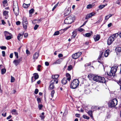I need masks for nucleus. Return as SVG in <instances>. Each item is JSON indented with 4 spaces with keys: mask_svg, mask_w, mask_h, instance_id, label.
Wrapping results in <instances>:
<instances>
[{
    "mask_svg": "<svg viewBox=\"0 0 121 121\" xmlns=\"http://www.w3.org/2000/svg\"><path fill=\"white\" fill-rule=\"evenodd\" d=\"M78 31L81 32L84 30V29H83L81 27L79 28L78 29Z\"/></svg>",
    "mask_w": 121,
    "mask_h": 121,
    "instance_id": "obj_51",
    "label": "nucleus"
},
{
    "mask_svg": "<svg viewBox=\"0 0 121 121\" xmlns=\"http://www.w3.org/2000/svg\"><path fill=\"white\" fill-rule=\"evenodd\" d=\"M13 10L15 14L16 15H18L19 13V9L17 3L16 1H13Z\"/></svg>",
    "mask_w": 121,
    "mask_h": 121,
    "instance_id": "obj_2",
    "label": "nucleus"
},
{
    "mask_svg": "<svg viewBox=\"0 0 121 121\" xmlns=\"http://www.w3.org/2000/svg\"><path fill=\"white\" fill-rule=\"evenodd\" d=\"M107 5V4L105 5H100L99 6V8L101 9L104 8L105 6Z\"/></svg>",
    "mask_w": 121,
    "mask_h": 121,
    "instance_id": "obj_29",
    "label": "nucleus"
},
{
    "mask_svg": "<svg viewBox=\"0 0 121 121\" xmlns=\"http://www.w3.org/2000/svg\"><path fill=\"white\" fill-rule=\"evenodd\" d=\"M73 15H70L67 17L64 20V23L66 24H71L73 22Z\"/></svg>",
    "mask_w": 121,
    "mask_h": 121,
    "instance_id": "obj_5",
    "label": "nucleus"
},
{
    "mask_svg": "<svg viewBox=\"0 0 121 121\" xmlns=\"http://www.w3.org/2000/svg\"><path fill=\"white\" fill-rule=\"evenodd\" d=\"M112 15V14H109L108 15H107L105 17V19L107 20L110 17H111Z\"/></svg>",
    "mask_w": 121,
    "mask_h": 121,
    "instance_id": "obj_26",
    "label": "nucleus"
},
{
    "mask_svg": "<svg viewBox=\"0 0 121 121\" xmlns=\"http://www.w3.org/2000/svg\"><path fill=\"white\" fill-rule=\"evenodd\" d=\"M34 9H31L29 11V13H32L34 11Z\"/></svg>",
    "mask_w": 121,
    "mask_h": 121,
    "instance_id": "obj_56",
    "label": "nucleus"
},
{
    "mask_svg": "<svg viewBox=\"0 0 121 121\" xmlns=\"http://www.w3.org/2000/svg\"><path fill=\"white\" fill-rule=\"evenodd\" d=\"M38 90L37 89H36L35 90V94H36L38 93Z\"/></svg>",
    "mask_w": 121,
    "mask_h": 121,
    "instance_id": "obj_57",
    "label": "nucleus"
},
{
    "mask_svg": "<svg viewBox=\"0 0 121 121\" xmlns=\"http://www.w3.org/2000/svg\"><path fill=\"white\" fill-rule=\"evenodd\" d=\"M100 38V36L99 35H97L94 36V39L95 41H98Z\"/></svg>",
    "mask_w": 121,
    "mask_h": 121,
    "instance_id": "obj_21",
    "label": "nucleus"
},
{
    "mask_svg": "<svg viewBox=\"0 0 121 121\" xmlns=\"http://www.w3.org/2000/svg\"><path fill=\"white\" fill-rule=\"evenodd\" d=\"M79 81L78 79L74 80L71 83L70 87L71 88L74 89L76 88L78 86Z\"/></svg>",
    "mask_w": 121,
    "mask_h": 121,
    "instance_id": "obj_3",
    "label": "nucleus"
},
{
    "mask_svg": "<svg viewBox=\"0 0 121 121\" xmlns=\"http://www.w3.org/2000/svg\"><path fill=\"white\" fill-rule=\"evenodd\" d=\"M72 68V66L71 65L69 66L68 68V70L69 71H70Z\"/></svg>",
    "mask_w": 121,
    "mask_h": 121,
    "instance_id": "obj_48",
    "label": "nucleus"
},
{
    "mask_svg": "<svg viewBox=\"0 0 121 121\" xmlns=\"http://www.w3.org/2000/svg\"><path fill=\"white\" fill-rule=\"evenodd\" d=\"M28 24H26L25 23H23L24 28L25 29H26L27 28V25Z\"/></svg>",
    "mask_w": 121,
    "mask_h": 121,
    "instance_id": "obj_38",
    "label": "nucleus"
},
{
    "mask_svg": "<svg viewBox=\"0 0 121 121\" xmlns=\"http://www.w3.org/2000/svg\"><path fill=\"white\" fill-rule=\"evenodd\" d=\"M110 52V50L109 49H107L105 51L104 54V56L105 57H107L109 54Z\"/></svg>",
    "mask_w": 121,
    "mask_h": 121,
    "instance_id": "obj_14",
    "label": "nucleus"
},
{
    "mask_svg": "<svg viewBox=\"0 0 121 121\" xmlns=\"http://www.w3.org/2000/svg\"><path fill=\"white\" fill-rule=\"evenodd\" d=\"M103 52H102L101 55H100L98 58V62H100L101 60L103 59L102 57V55L103 54Z\"/></svg>",
    "mask_w": 121,
    "mask_h": 121,
    "instance_id": "obj_22",
    "label": "nucleus"
},
{
    "mask_svg": "<svg viewBox=\"0 0 121 121\" xmlns=\"http://www.w3.org/2000/svg\"><path fill=\"white\" fill-rule=\"evenodd\" d=\"M0 48L2 49H6V47L5 46H2L0 47Z\"/></svg>",
    "mask_w": 121,
    "mask_h": 121,
    "instance_id": "obj_58",
    "label": "nucleus"
},
{
    "mask_svg": "<svg viewBox=\"0 0 121 121\" xmlns=\"http://www.w3.org/2000/svg\"><path fill=\"white\" fill-rule=\"evenodd\" d=\"M116 50L118 52H121V47H119L116 48Z\"/></svg>",
    "mask_w": 121,
    "mask_h": 121,
    "instance_id": "obj_34",
    "label": "nucleus"
},
{
    "mask_svg": "<svg viewBox=\"0 0 121 121\" xmlns=\"http://www.w3.org/2000/svg\"><path fill=\"white\" fill-rule=\"evenodd\" d=\"M11 35V33H9L7 31H5L4 32V35L5 36H9V35Z\"/></svg>",
    "mask_w": 121,
    "mask_h": 121,
    "instance_id": "obj_36",
    "label": "nucleus"
},
{
    "mask_svg": "<svg viewBox=\"0 0 121 121\" xmlns=\"http://www.w3.org/2000/svg\"><path fill=\"white\" fill-rule=\"evenodd\" d=\"M118 34H115L110 36L108 39L107 44L108 45H110L111 44L115 39L118 36Z\"/></svg>",
    "mask_w": 121,
    "mask_h": 121,
    "instance_id": "obj_4",
    "label": "nucleus"
},
{
    "mask_svg": "<svg viewBox=\"0 0 121 121\" xmlns=\"http://www.w3.org/2000/svg\"><path fill=\"white\" fill-rule=\"evenodd\" d=\"M30 5V4H26L24 3L23 4V7L24 8H27Z\"/></svg>",
    "mask_w": 121,
    "mask_h": 121,
    "instance_id": "obj_31",
    "label": "nucleus"
},
{
    "mask_svg": "<svg viewBox=\"0 0 121 121\" xmlns=\"http://www.w3.org/2000/svg\"><path fill=\"white\" fill-rule=\"evenodd\" d=\"M22 23H25L26 24H28L27 18L25 17H23V19Z\"/></svg>",
    "mask_w": 121,
    "mask_h": 121,
    "instance_id": "obj_24",
    "label": "nucleus"
},
{
    "mask_svg": "<svg viewBox=\"0 0 121 121\" xmlns=\"http://www.w3.org/2000/svg\"><path fill=\"white\" fill-rule=\"evenodd\" d=\"M99 76H95L93 77V79L94 81L98 82H99Z\"/></svg>",
    "mask_w": 121,
    "mask_h": 121,
    "instance_id": "obj_13",
    "label": "nucleus"
},
{
    "mask_svg": "<svg viewBox=\"0 0 121 121\" xmlns=\"http://www.w3.org/2000/svg\"><path fill=\"white\" fill-rule=\"evenodd\" d=\"M5 37H6V39L7 40L10 39L12 38L11 36H10V35L6 36Z\"/></svg>",
    "mask_w": 121,
    "mask_h": 121,
    "instance_id": "obj_40",
    "label": "nucleus"
},
{
    "mask_svg": "<svg viewBox=\"0 0 121 121\" xmlns=\"http://www.w3.org/2000/svg\"><path fill=\"white\" fill-rule=\"evenodd\" d=\"M41 67V65H38L37 67V70L39 71H40V68Z\"/></svg>",
    "mask_w": 121,
    "mask_h": 121,
    "instance_id": "obj_55",
    "label": "nucleus"
},
{
    "mask_svg": "<svg viewBox=\"0 0 121 121\" xmlns=\"http://www.w3.org/2000/svg\"><path fill=\"white\" fill-rule=\"evenodd\" d=\"M59 4V2H58L55 5L54 7L52 9V11H53L54 10V9H55L56 7Z\"/></svg>",
    "mask_w": 121,
    "mask_h": 121,
    "instance_id": "obj_47",
    "label": "nucleus"
},
{
    "mask_svg": "<svg viewBox=\"0 0 121 121\" xmlns=\"http://www.w3.org/2000/svg\"><path fill=\"white\" fill-rule=\"evenodd\" d=\"M94 5L91 4H89L88 5L86 6V8L87 9H89L92 8Z\"/></svg>",
    "mask_w": 121,
    "mask_h": 121,
    "instance_id": "obj_35",
    "label": "nucleus"
},
{
    "mask_svg": "<svg viewBox=\"0 0 121 121\" xmlns=\"http://www.w3.org/2000/svg\"><path fill=\"white\" fill-rule=\"evenodd\" d=\"M34 74V78L35 79L34 81H35V80L38 78L39 76L37 73H35Z\"/></svg>",
    "mask_w": 121,
    "mask_h": 121,
    "instance_id": "obj_27",
    "label": "nucleus"
},
{
    "mask_svg": "<svg viewBox=\"0 0 121 121\" xmlns=\"http://www.w3.org/2000/svg\"><path fill=\"white\" fill-rule=\"evenodd\" d=\"M92 34V32L91 33H91H86L85 34V36L86 37H90L91 36V34Z\"/></svg>",
    "mask_w": 121,
    "mask_h": 121,
    "instance_id": "obj_39",
    "label": "nucleus"
},
{
    "mask_svg": "<svg viewBox=\"0 0 121 121\" xmlns=\"http://www.w3.org/2000/svg\"><path fill=\"white\" fill-rule=\"evenodd\" d=\"M117 101L116 99H113L111 101L109 102L108 104V105L109 107H113L116 106L117 104Z\"/></svg>",
    "mask_w": 121,
    "mask_h": 121,
    "instance_id": "obj_6",
    "label": "nucleus"
},
{
    "mask_svg": "<svg viewBox=\"0 0 121 121\" xmlns=\"http://www.w3.org/2000/svg\"><path fill=\"white\" fill-rule=\"evenodd\" d=\"M71 9L70 8H68L65 9L64 13V15L65 16L69 15L71 11Z\"/></svg>",
    "mask_w": 121,
    "mask_h": 121,
    "instance_id": "obj_10",
    "label": "nucleus"
},
{
    "mask_svg": "<svg viewBox=\"0 0 121 121\" xmlns=\"http://www.w3.org/2000/svg\"><path fill=\"white\" fill-rule=\"evenodd\" d=\"M72 33L73 34V35L72 36V37L73 38H74L76 35V32L75 31H73V32Z\"/></svg>",
    "mask_w": 121,
    "mask_h": 121,
    "instance_id": "obj_49",
    "label": "nucleus"
},
{
    "mask_svg": "<svg viewBox=\"0 0 121 121\" xmlns=\"http://www.w3.org/2000/svg\"><path fill=\"white\" fill-rule=\"evenodd\" d=\"M62 61V60L61 59H59L53 63V64H60Z\"/></svg>",
    "mask_w": 121,
    "mask_h": 121,
    "instance_id": "obj_17",
    "label": "nucleus"
},
{
    "mask_svg": "<svg viewBox=\"0 0 121 121\" xmlns=\"http://www.w3.org/2000/svg\"><path fill=\"white\" fill-rule=\"evenodd\" d=\"M88 77L89 78V80H91L93 78V76L92 75L89 74L88 75Z\"/></svg>",
    "mask_w": 121,
    "mask_h": 121,
    "instance_id": "obj_41",
    "label": "nucleus"
},
{
    "mask_svg": "<svg viewBox=\"0 0 121 121\" xmlns=\"http://www.w3.org/2000/svg\"><path fill=\"white\" fill-rule=\"evenodd\" d=\"M99 82L104 83L105 82V78L104 77H102L99 76Z\"/></svg>",
    "mask_w": 121,
    "mask_h": 121,
    "instance_id": "obj_15",
    "label": "nucleus"
},
{
    "mask_svg": "<svg viewBox=\"0 0 121 121\" xmlns=\"http://www.w3.org/2000/svg\"><path fill=\"white\" fill-rule=\"evenodd\" d=\"M66 77L65 78H66V79L68 81H70V80L71 77L70 74L69 73H66Z\"/></svg>",
    "mask_w": 121,
    "mask_h": 121,
    "instance_id": "obj_20",
    "label": "nucleus"
},
{
    "mask_svg": "<svg viewBox=\"0 0 121 121\" xmlns=\"http://www.w3.org/2000/svg\"><path fill=\"white\" fill-rule=\"evenodd\" d=\"M103 19L102 17H100L98 21L96 22V23L98 24L101 22L102 20Z\"/></svg>",
    "mask_w": 121,
    "mask_h": 121,
    "instance_id": "obj_30",
    "label": "nucleus"
},
{
    "mask_svg": "<svg viewBox=\"0 0 121 121\" xmlns=\"http://www.w3.org/2000/svg\"><path fill=\"white\" fill-rule=\"evenodd\" d=\"M13 53H11L10 54V58H13Z\"/></svg>",
    "mask_w": 121,
    "mask_h": 121,
    "instance_id": "obj_64",
    "label": "nucleus"
},
{
    "mask_svg": "<svg viewBox=\"0 0 121 121\" xmlns=\"http://www.w3.org/2000/svg\"><path fill=\"white\" fill-rule=\"evenodd\" d=\"M2 56H5V52L4 51H2Z\"/></svg>",
    "mask_w": 121,
    "mask_h": 121,
    "instance_id": "obj_60",
    "label": "nucleus"
},
{
    "mask_svg": "<svg viewBox=\"0 0 121 121\" xmlns=\"http://www.w3.org/2000/svg\"><path fill=\"white\" fill-rule=\"evenodd\" d=\"M96 14V13L94 12L90 13L86 15L85 17V19H87L89 18H91L92 16L95 15Z\"/></svg>",
    "mask_w": 121,
    "mask_h": 121,
    "instance_id": "obj_9",
    "label": "nucleus"
},
{
    "mask_svg": "<svg viewBox=\"0 0 121 121\" xmlns=\"http://www.w3.org/2000/svg\"><path fill=\"white\" fill-rule=\"evenodd\" d=\"M14 54L15 55V56L17 58H18V53L17 52H14Z\"/></svg>",
    "mask_w": 121,
    "mask_h": 121,
    "instance_id": "obj_44",
    "label": "nucleus"
},
{
    "mask_svg": "<svg viewBox=\"0 0 121 121\" xmlns=\"http://www.w3.org/2000/svg\"><path fill=\"white\" fill-rule=\"evenodd\" d=\"M3 5L4 6H5L7 5V0H4L3 1Z\"/></svg>",
    "mask_w": 121,
    "mask_h": 121,
    "instance_id": "obj_32",
    "label": "nucleus"
},
{
    "mask_svg": "<svg viewBox=\"0 0 121 121\" xmlns=\"http://www.w3.org/2000/svg\"><path fill=\"white\" fill-rule=\"evenodd\" d=\"M82 54L81 52H78L73 54L72 56L73 58L74 59H76L78 58Z\"/></svg>",
    "mask_w": 121,
    "mask_h": 121,
    "instance_id": "obj_8",
    "label": "nucleus"
},
{
    "mask_svg": "<svg viewBox=\"0 0 121 121\" xmlns=\"http://www.w3.org/2000/svg\"><path fill=\"white\" fill-rule=\"evenodd\" d=\"M55 80H52L50 82V85L48 89L50 90H52L54 88V84L55 83Z\"/></svg>",
    "mask_w": 121,
    "mask_h": 121,
    "instance_id": "obj_7",
    "label": "nucleus"
},
{
    "mask_svg": "<svg viewBox=\"0 0 121 121\" xmlns=\"http://www.w3.org/2000/svg\"><path fill=\"white\" fill-rule=\"evenodd\" d=\"M59 77V75L57 74L54 75H52V77L53 79L57 78Z\"/></svg>",
    "mask_w": 121,
    "mask_h": 121,
    "instance_id": "obj_28",
    "label": "nucleus"
},
{
    "mask_svg": "<svg viewBox=\"0 0 121 121\" xmlns=\"http://www.w3.org/2000/svg\"><path fill=\"white\" fill-rule=\"evenodd\" d=\"M20 24V22L19 21H17L16 22V24L17 25H19Z\"/></svg>",
    "mask_w": 121,
    "mask_h": 121,
    "instance_id": "obj_62",
    "label": "nucleus"
},
{
    "mask_svg": "<svg viewBox=\"0 0 121 121\" xmlns=\"http://www.w3.org/2000/svg\"><path fill=\"white\" fill-rule=\"evenodd\" d=\"M37 101L38 104H40L41 103V101L40 98L38 97L37 99Z\"/></svg>",
    "mask_w": 121,
    "mask_h": 121,
    "instance_id": "obj_45",
    "label": "nucleus"
},
{
    "mask_svg": "<svg viewBox=\"0 0 121 121\" xmlns=\"http://www.w3.org/2000/svg\"><path fill=\"white\" fill-rule=\"evenodd\" d=\"M55 93V91L54 90H52L51 92V98H50V99L51 100L52 99V98L53 97L54 94Z\"/></svg>",
    "mask_w": 121,
    "mask_h": 121,
    "instance_id": "obj_25",
    "label": "nucleus"
},
{
    "mask_svg": "<svg viewBox=\"0 0 121 121\" xmlns=\"http://www.w3.org/2000/svg\"><path fill=\"white\" fill-rule=\"evenodd\" d=\"M8 12L6 11H4L3 12V15L4 16L5 18L6 19H7L8 17Z\"/></svg>",
    "mask_w": 121,
    "mask_h": 121,
    "instance_id": "obj_19",
    "label": "nucleus"
},
{
    "mask_svg": "<svg viewBox=\"0 0 121 121\" xmlns=\"http://www.w3.org/2000/svg\"><path fill=\"white\" fill-rule=\"evenodd\" d=\"M59 34V31H57L55 32L54 33L53 35H58Z\"/></svg>",
    "mask_w": 121,
    "mask_h": 121,
    "instance_id": "obj_43",
    "label": "nucleus"
},
{
    "mask_svg": "<svg viewBox=\"0 0 121 121\" xmlns=\"http://www.w3.org/2000/svg\"><path fill=\"white\" fill-rule=\"evenodd\" d=\"M21 61V59L19 58L18 59L14 60L13 62L16 66H17L19 64Z\"/></svg>",
    "mask_w": 121,
    "mask_h": 121,
    "instance_id": "obj_11",
    "label": "nucleus"
},
{
    "mask_svg": "<svg viewBox=\"0 0 121 121\" xmlns=\"http://www.w3.org/2000/svg\"><path fill=\"white\" fill-rule=\"evenodd\" d=\"M10 112L13 114L17 115L18 114L17 111L15 109H13Z\"/></svg>",
    "mask_w": 121,
    "mask_h": 121,
    "instance_id": "obj_16",
    "label": "nucleus"
},
{
    "mask_svg": "<svg viewBox=\"0 0 121 121\" xmlns=\"http://www.w3.org/2000/svg\"><path fill=\"white\" fill-rule=\"evenodd\" d=\"M43 105L42 104H39L38 105V107L40 110L41 109Z\"/></svg>",
    "mask_w": 121,
    "mask_h": 121,
    "instance_id": "obj_53",
    "label": "nucleus"
},
{
    "mask_svg": "<svg viewBox=\"0 0 121 121\" xmlns=\"http://www.w3.org/2000/svg\"><path fill=\"white\" fill-rule=\"evenodd\" d=\"M118 66L117 65H114L111 68L110 72L107 73L108 75L110 76H114L117 71Z\"/></svg>",
    "mask_w": 121,
    "mask_h": 121,
    "instance_id": "obj_1",
    "label": "nucleus"
},
{
    "mask_svg": "<svg viewBox=\"0 0 121 121\" xmlns=\"http://www.w3.org/2000/svg\"><path fill=\"white\" fill-rule=\"evenodd\" d=\"M44 113L42 112L40 116V117L41 118V119H43L44 118L45 116H44Z\"/></svg>",
    "mask_w": 121,
    "mask_h": 121,
    "instance_id": "obj_33",
    "label": "nucleus"
},
{
    "mask_svg": "<svg viewBox=\"0 0 121 121\" xmlns=\"http://www.w3.org/2000/svg\"><path fill=\"white\" fill-rule=\"evenodd\" d=\"M67 80L66 78L65 77L61 81L62 84L64 85L66 84L67 82Z\"/></svg>",
    "mask_w": 121,
    "mask_h": 121,
    "instance_id": "obj_18",
    "label": "nucleus"
},
{
    "mask_svg": "<svg viewBox=\"0 0 121 121\" xmlns=\"http://www.w3.org/2000/svg\"><path fill=\"white\" fill-rule=\"evenodd\" d=\"M28 34L27 33H26L24 34V36L25 38L27 37L28 36Z\"/></svg>",
    "mask_w": 121,
    "mask_h": 121,
    "instance_id": "obj_61",
    "label": "nucleus"
},
{
    "mask_svg": "<svg viewBox=\"0 0 121 121\" xmlns=\"http://www.w3.org/2000/svg\"><path fill=\"white\" fill-rule=\"evenodd\" d=\"M6 70L5 69H3L1 70V73L2 74H3L5 73Z\"/></svg>",
    "mask_w": 121,
    "mask_h": 121,
    "instance_id": "obj_37",
    "label": "nucleus"
},
{
    "mask_svg": "<svg viewBox=\"0 0 121 121\" xmlns=\"http://www.w3.org/2000/svg\"><path fill=\"white\" fill-rule=\"evenodd\" d=\"M39 26L38 25H35L34 28V30H36L37 29L38 27H39Z\"/></svg>",
    "mask_w": 121,
    "mask_h": 121,
    "instance_id": "obj_54",
    "label": "nucleus"
},
{
    "mask_svg": "<svg viewBox=\"0 0 121 121\" xmlns=\"http://www.w3.org/2000/svg\"><path fill=\"white\" fill-rule=\"evenodd\" d=\"M82 117L86 119H88L89 118V117H87L85 115H83L82 116Z\"/></svg>",
    "mask_w": 121,
    "mask_h": 121,
    "instance_id": "obj_46",
    "label": "nucleus"
},
{
    "mask_svg": "<svg viewBox=\"0 0 121 121\" xmlns=\"http://www.w3.org/2000/svg\"><path fill=\"white\" fill-rule=\"evenodd\" d=\"M35 21H36V22L37 23H39L41 21V19H40L38 20H35Z\"/></svg>",
    "mask_w": 121,
    "mask_h": 121,
    "instance_id": "obj_52",
    "label": "nucleus"
},
{
    "mask_svg": "<svg viewBox=\"0 0 121 121\" xmlns=\"http://www.w3.org/2000/svg\"><path fill=\"white\" fill-rule=\"evenodd\" d=\"M23 35V34H21V33H19L17 36V39L19 40H20V39L22 38Z\"/></svg>",
    "mask_w": 121,
    "mask_h": 121,
    "instance_id": "obj_23",
    "label": "nucleus"
},
{
    "mask_svg": "<svg viewBox=\"0 0 121 121\" xmlns=\"http://www.w3.org/2000/svg\"><path fill=\"white\" fill-rule=\"evenodd\" d=\"M76 116L78 117H80V115L78 114H76L75 115Z\"/></svg>",
    "mask_w": 121,
    "mask_h": 121,
    "instance_id": "obj_63",
    "label": "nucleus"
},
{
    "mask_svg": "<svg viewBox=\"0 0 121 121\" xmlns=\"http://www.w3.org/2000/svg\"><path fill=\"white\" fill-rule=\"evenodd\" d=\"M63 56V55L61 54H60L58 55V56L59 58L62 57Z\"/></svg>",
    "mask_w": 121,
    "mask_h": 121,
    "instance_id": "obj_59",
    "label": "nucleus"
},
{
    "mask_svg": "<svg viewBox=\"0 0 121 121\" xmlns=\"http://www.w3.org/2000/svg\"><path fill=\"white\" fill-rule=\"evenodd\" d=\"M39 56V53L37 52H35V53L33 54V58L34 60V61H35L37 59Z\"/></svg>",
    "mask_w": 121,
    "mask_h": 121,
    "instance_id": "obj_12",
    "label": "nucleus"
},
{
    "mask_svg": "<svg viewBox=\"0 0 121 121\" xmlns=\"http://www.w3.org/2000/svg\"><path fill=\"white\" fill-rule=\"evenodd\" d=\"M87 113L90 116L92 115V112L91 110H89L87 112Z\"/></svg>",
    "mask_w": 121,
    "mask_h": 121,
    "instance_id": "obj_50",
    "label": "nucleus"
},
{
    "mask_svg": "<svg viewBox=\"0 0 121 121\" xmlns=\"http://www.w3.org/2000/svg\"><path fill=\"white\" fill-rule=\"evenodd\" d=\"M15 80V79L14 77L12 76H11V82H13Z\"/></svg>",
    "mask_w": 121,
    "mask_h": 121,
    "instance_id": "obj_42",
    "label": "nucleus"
}]
</instances>
